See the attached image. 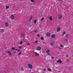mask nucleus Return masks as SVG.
I'll return each instance as SVG.
<instances>
[{"label": "nucleus", "instance_id": "obj_46", "mask_svg": "<svg viewBox=\"0 0 73 73\" xmlns=\"http://www.w3.org/2000/svg\"><path fill=\"white\" fill-rule=\"evenodd\" d=\"M58 1H61L62 0H58Z\"/></svg>", "mask_w": 73, "mask_h": 73}, {"label": "nucleus", "instance_id": "obj_27", "mask_svg": "<svg viewBox=\"0 0 73 73\" xmlns=\"http://www.w3.org/2000/svg\"><path fill=\"white\" fill-rule=\"evenodd\" d=\"M33 18V17H30V21H31V20Z\"/></svg>", "mask_w": 73, "mask_h": 73}, {"label": "nucleus", "instance_id": "obj_51", "mask_svg": "<svg viewBox=\"0 0 73 73\" xmlns=\"http://www.w3.org/2000/svg\"><path fill=\"white\" fill-rule=\"evenodd\" d=\"M21 0V1H23V0Z\"/></svg>", "mask_w": 73, "mask_h": 73}, {"label": "nucleus", "instance_id": "obj_31", "mask_svg": "<svg viewBox=\"0 0 73 73\" xmlns=\"http://www.w3.org/2000/svg\"><path fill=\"white\" fill-rule=\"evenodd\" d=\"M43 70V71L44 72H45V71L46 70V69H45V68H44Z\"/></svg>", "mask_w": 73, "mask_h": 73}, {"label": "nucleus", "instance_id": "obj_53", "mask_svg": "<svg viewBox=\"0 0 73 73\" xmlns=\"http://www.w3.org/2000/svg\"><path fill=\"white\" fill-rule=\"evenodd\" d=\"M68 48H69V47H68Z\"/></svg>", "mask_w": 73, "mask_h": 73}, {"label": "nucleus", "instance_id": "obj_11", "mask_svg": "<svg viewBox=\"0 0 73 73\" xmlns=\"http://www.w3.org/2000/svg\"><path fill=\"white\" fill-rule=\"evenodd\" d=\"M34 33H37L38 32V31H37V29H35L34 30Z\"/></svg>", "mask_w": 73, "mask_h": 73}, {"label": "nucleus", "instance_id": "obj_4", "mask_svg": "<svg viewBox=\"0 0 73 73\" xmlns=\"http://www.w3.org/2000/svg\"><path fill=\"white\" fill-rule=\"evenodd\" d=\"M35 57H38V56H39V54L35 52Z\"/></svg>", "mask_w": 73, "mask_h": 73}, {"label": "nucleus", "instance_id": "obj_42", "mask_svg": "<svg viewBox=\"0 0 73 73\" xmlns=\"http://www.w3.org/2000/svg\"><path fill=\"white\" fill-rule=\"evenodd\" d=\"M43 43L44 44H45V42H43Z\"/></svg>", "mask_w": 73, "mask_h": 73}, {"label": "nucleus", "instance_id": "obj_21", "mask_svg": "<svg viewBox=\"0 0 73 73\" xmlns=\"http://www.w3.org/2000/svg\"><path fill=\"white\" fill-rule=\"evenodd\" d=\"M44 19V17L42 18L41 20V21H42V20H43Z\"/></svg>", "mask_w": 73, "mask_h": 73}, {"label": "nucleus", "instance_id": "obj_54", "mask_svg": "<svg viewBox=\"0 0 73 73\" xmlns=\"http://www.w3.org/2000/svg\"><path fill=\"white\" fill-rule=\"evenodd\" d=\"M72 57H73V55H72Z\"/></svg>", "mask_w": 73, "mask_h": 73}, {"label": "nucleus", "instance_id": "obj_2", "mask_svg": "<svg viewBox=\"0 0 73 73\" xmlns=\"http://www.w3.org/2000/svg\"><path fill=\"white\" fill-rule=\"evenodd\" d=\"M10 18L12 20H14L15 19V16L13 15H11L10 16Z\"/></svg>", "mask_w": 73, "mask_h": 73}, {"label": "nucleus", "instance_id": "obj_36", "mask_svg": "<svg viewBox=\"0 0 73 73\" xmlns=\"http://www.w3.org/2000/svg\"><path fill=\"white\" fill-rule=\"evenodd\" d=\"M27 45H30V43H27Z\"/></svg>", "mask_w": 73, "mask_h": 73}, {"label": "nucleus", "instance_id": "obj_20", "mask_svg": "<svg viewBox=\"0 0 73 73\" xmlns=\"http://www.w3.org/2000/svg\"><path fill=\"white\" fill-rule=\"evenodd\" d=\"M69 35H68V34H66L65 36H66V37H67V38H68V36Z\"/></svg>", "mask_w": 73, "mask_h": 73}, {"label": "nucleus", "instance_id": "obj_12", "mask_svg": "<svg viewBox=\"0 0 73 73\" xmlns=\"http://www.w3.org/2000/svg\"><path fill=\"white\" fill-rule=\"evenodd\" d=\"M21 37H24V36H25V33H22L21 35Z\"/></svg>", "mask_w": 73, "mask_h": 73}, {"label": "nucleus", "instance_id": "obj_9", "mask_svg": "<svg viewBox=\"0 0 73 73\" xmlns=\"http://www.w3.org/2000/svg\"><path fill=\"white\" fill-rule=\"evenodd\" d=\"M5 27H8L9 26V23L7 22H6L5 23Z\"/></svg>", "mask_w": 73, "mask_h": 73}, {"label": "nucleus", "instance_id": "obj_37", "mask_svg": "<svg viewBox=\"0 0 73 73\" xmlns=\"http://www.w3.org/2000/svg\"><path fill=\"white\" fill-rule=\"evenodd\" d=\"M60 46L61 47H63V46L62 45H60Z\"/></svg>", "mask_w": 73, "mask_h": 73}, {"label": "nucleus", "instance_id": "obj_13", "mask_svg": "<svg viewBox=\"0 0 73 73\" xmlns=\"http://www.w3.org/2000/svg\"><path fill=\"white\" fill-rule=\"evenodd\" d=\"M57 62L59 63L60 64H61L62 63V61L58 60L57 61Z\"/></svg>", "mask_w": 73, "mask_h": 73}, {"label": "nucleus", "instance_id": "obj_28", "mask_svg": "<svg viewBox=\"0 0 73 73\" xmlns=\"http://www.w3.org/2000/svg\"><path fill=\"white\" fill-rule=\"evenodd\" d=\"M41 39L42 40H44V38L43 37H41Z\"/></svg>", "mask_w": 73, "mask_h": 73}, {"label": "nucleus", "instance_id": "obj_16", "mask_svg": "<svg viewBox=\"0 0 73 73\" xmlns=\"http://www.w3.org/2000/svg\"><path fill=\"white\" fill-rule=\"evenodd\" d=\"M21 71H23L24 70V68L23 67H21Z\"/></svg>", "mask_w": 73, "mask_h": 73}, {"label": "nucleus", "instance_id": "obj_40", "mask_svg": "<svg viewBox=\"0 0 73 73\" xmlns=\"http://www.w3.org/2000/svg\"><path fill=\"white\" fill-rule=\"evenodd\" d=\"M48 55H49V56H51L50 54H48Z\"/></svg>", "mask_w": 73, "mask_h": 73}, {"label": "nucleus", "instance_id": "obj_3", "mask_svg": "<svg viewBox=\"0 0 73 73\" xmlns=\"http://www.w3.org/2000/svg\"><path fill=\"white\" fill-rule=\"evenodd\" d=\"M60 30H61V29L59 27H58L57 28V32H60Z\"/></svg>", "mask_w": 73, "mask_h": 73}, {"label": "nucleus", "instance_id": "obj_1", "mask_svg": "<svg viewBox=\"0 0 73 73\" xmlns=\"http://www.w3.org/2000/svg\"><path fill=\"white\" fill-rule=\"evenodd\" d=\"M27 66L29 68H30V69H32L33 68V67H32V65L30 64H28Z\"/></svg>", "mask_w": 73, "mask_h": 73}, {"label": "nucleus", "instance_id": "obj_23", "mask_svg": "<svg viewBox=\"0 0 73 73\" xmlns=\"http://www.w3.org/2000/svg\"><path fill=\"white\" fill-rule=\"evenodd\" d=\"M31 3H34V0H31Z\"/></svg>", "mask_w": 73, "mask_h": 73}, {"label": "nucleus", "instance_id": "obj_17", "mask_svg": "<svg viewBox=\"0 0 73 73\" xmlns=\"http://www.w3.org/2000/svg\"><path fill=\"white\" fill-rule=\"evenodd\" d=\"M50 52V50H48L46 51L47 53H49V52Z\"/></svg>", "mask_w": 73, "mask_h": 73}, {"label": "nucleus", "instance_id": "obj_15", "mask_svg": "<svg viewBox=\"0 0 73 73\" xmlns=\"http://www.w3.org/2000/svg\"><path fill=\"white\" fill-rule=\"evenodd\" d=\"M7 53H9V55H11L12 54V53H11V52L9 51H8L7 52Z\"/></svg>", "mask_w": 73, "mask_h": 73}, {"label": "nucleus", "instance_id": "obj_8", "mask_svg": "<svg viewBox=\"0 0 73 73\" xmlns=\"http://www.w3.org/2000/svg\"><path fill=\"white\" fill-rule=\"evenodd\" d=\"M58 17L59 19H62V16H61L60 15H58Z\"/></svg>", "mask_w": 73, "mask_h": 73}, {"label": "nucleus", "instance_id": "obj_14", "mask_svg": "<svg viewBox=\"0 0 73 73\" xmlns=\"http://www.w3.org/2000/svg\"><path fill=\"white\" fill-rule=\"evenodd\" d=\"M0 32L1 33H3L4 32V30H3V29H1L0 30Z\"/></svg>", "mask_w": 73, "mask_h": 73}, {"label": "nucleus", "instance_id": "obj_38", "mask_svg": "<svg viewBox=\"0 0 73 73\" xmlns=\"http://www.w3.org/2000/svg\"><path fill=\"white\" fill-rule=\"evenodd\" d=\"M51 57L52 59H53V56H51Z\"/></svg>", "mask_w": 73, "mask_h": 73}, {"label": "nucleus", "instance_id": "obj_35", "mask_svg": "<svg viewBox=\"0 0 73 73\" xmlns=\"http://www.w3.org/2000/svg\"><path fill=\"white\" fill-rule=\"evenodd\" d=\"M19 47L20 49H21V46H19Z\"/></svg>", "mask_w": 73, "mask_h": 73}, {"label": "nucleus", "instance_id": "obj_44", "mask_svg": "<svg viewBox=\"0 0 73 73\" xmlns=\"http://www.w3.org/2000/svg\"><path fill=\"white\" fill-rule=\"evenodd\" d=\"M29 27H32V26H31V25H30Z\"/></svg>", "mask_w": 73, "mask_h": 73}, {"label": "nucleus", "instance_id": "obj_30", "mask_svg": "<svg viewBox=\"0 0 73 73\" xmlns=\"http://www.w3.org/2000/svg\"><path fill=\"white\" fill-rule=\"evenodd\" d=\"M38 42V41L37 40H36L35 41V43H36H36H37Z\"/></svg>", "mask_w": 73, "mask_h": 73}, {"label": "nucleus", "instance_id": "obj_10", "mask_svg": "<svg viewBox=\"0 0 73 73\" xmlns=\"http://www.w3.org/2000/svg\"><path fill=\"white\" fill-rule=\"evenodd\" d=\"M49 19L50 21H52L53 20V19L52 18V17L50 16L49 17Z\"/></svg>", "mask_w": 73, "mask_h": 73}, {"label": "nucleus", "instance_id": "obj_5", "mask_svg": "<svg viewBox=\"0 0 73 73\" xmlns=\"http://www.w3.org/2000/svg\"><path fill=\"white\" fill-rule=\"evenodd\" d=\"M37 49L38 50H41V47L40 46L37 47Z\"/></svg>", "mask_w": 73, "mask_h": 73}, {"label": "nucleus", "instance_id": "obj_19", "mask_svg": "<svg viewBox=\"0 0 73 73\" xmlns=\"http://www.w3.org/2000/svg\"><path fill=\"white\" fill-rule=\"evenodd\" d=\"M47 70H48V71H49V72H51V71H52V70H51V69H50V68H48L47 69Z\"/></svg>", "mask_w": 73, "mask_h": 73}, {"label": "nucleus", "instance_id": "obj_18", "mask_svg": "<svg viewBox=\"0 0 73 73\" xmlns=\"http://www.w3.org/2000/svg\"><path fill=\"white\" fill-rule=\"evenodd\" d=\"M36 23H37V20H35L34 21V23L35 24H36Z\"/></svg>", "mask_w": 73, "mask_h": 73}, {"label": "nucleus", "instance_id": "obj_29", "mask_svg": "<svg viewBox=\"0 0 73 73\" xmlns=\"http://www.w3.org/2000/svg\"><path fill=\"white\" fill-rule=\"evenodd\" d=\"M21 51L18 54V55H19V56L20 55V54H21Z\"/></svg>", "mask_w": 73, "mask_h": 73}, {"label": "nucleus", "instance_id": "obj_48", "mask_svg": "<svg viewBox=\"0 0 73 73\" xmlns=\"http://www.w3.org/2000/svg\"><path fill=\"white\" fill-rule=\"evenodd\" d=\"M42 16V15H41L40 16V17H41Z\"/></svg>", "mask_w": 73, "mask_h": 73}, {"label": "nucleus", "instance_id": "obj_39", "mask_svg": "<svg viewBox=\"0 0 73 73\" xmlns=\"http://www.w3.org/2000/svg\"><path fill=\"white\" fill-rule=\"evenodd\" d=\"M17 51H18V52H19V51H20V50H19V49L18 50H17Z\"/></svg>", "mask_w": 73, "mask_h": 73}, {"label": "nucleus", "instance_id": "obj_24", "mask_svg": "<svg viewBox=\"0 0 73 73\" xmlns=\"http://www.w3.org/2000/svg\"><path fill=\"white\" fill-rule=\"evenodd\" d=\"M65 34V32H63V34H62V36H64V35Z\"/></svg>", "mask_w": 73, "mask_h": 73}, {"label": "nucleus", "instance_id": "obj_34", "mask_svg": "<svg viewBox=\"0 0 73 73\" xmlns=\"http://www.w3.org/2000/svg\"><path fill=\"white\" fill-rule=\"evenodd\" d=\"M37 36L38 37H39V36H40V35L38 34L37 35Z\"/></svg>", "mask_w": 73, "mask_h": 73}, {"label": "nucleus", "instance_id": "obj_50", "mask_svg": "<svg viewBox=\"0 0 73 73\" xmlns=\"http://www.w3.org/2000/svg\"><path fill=\"white\" fill-rule=\"evenodd\" d=\"M67 61H69V60H67Z\"/></svg>", "mask_w": 73, "mask_h": 73}, {"label": "nucleus", "instance_id": "obj_26", "mask_svg": "<svg viewBox=\"0 0 73 73\" xmlns=\"http://www.w3.org/2000/svg\"><path fill=\"white\" fill-rule=\"evenodd\" d=\"M23 42H22V41H21L20 42V44L21 45L22 44H23Z\"/></svg>", "mask_w": 73, "mask_h": 73}, {"label": "nucleus", "instance_id": "obj_49", "mask_svg": "<svg viewBox=\"0 0 73 73\" xmlns=\"http://www.w3.org/2000/svg\"><path fill=\"white\" fill-rule=\"evenodd\" d=\"M59 49H61V48L60 47V48H59Z\"/></svg>", "mask_w": 73, "mask_h": 73}, {"label": "nucleus", "instance_id": "obj_43", "mask_svg": "<svg viewBox=\"0 0 73 73\" xmlns=\"http://www.w3.org/2000/svg\"><path fill=\"white\" fill-rule=\"evenodd\" d=\"M15 50H17V49H15Z\"/></svg>", "mask_w": 73, "mask_h": 73}, {"label": "nucleus", "instance_id": "obj_32", "mask_svg": "<svg viewBox=\"0 0 73 73\" xmlns=\"http://www.w3.org/2000/svg\"><path fill=\"white\" fill-rule=\"evenodd\" d=\"M12 49H13V50H15V48H14L13 47L12 48Z\"/></svg>", "mask_w": 73, "mask_h": 73}, {"label": "nucleus", "instance_id": "obj_7", "mask_svg": "<svg viewBox=\"0 0 73 73\" xmlns=\"http://www.w3.org/2000/svg\"><path fill=\"white\" fill-rule=\"evenodd\" d=\"M55 37V35H51V38H54Z\"/></svg>", "mask_w": 73, "mask_h": 73}, {"label": "nucleus", "instance_id": "obj_47", "mask_svg": "<svg viewBox=\"0 0 73 73\" xmlns=\"http://www.w3.org/2000/svg\"><path fill=\"white\" fill-rule=\"evenodd\" d=\"M13 53H15V52H13Z\"/></svg>", "mask_w": 73, "mask_h": 73}, {"label": "nucleus", "instance_id": "obj_25", "mask_svg": "<svg viewBox=\"0 0 73 73\" xmlns=\"http://www.w3.org/2000/svg\"><path fill=\"white\" fill-rule=\"evenodd\" d=\"M9 8V6H6V9H8V8Z\"/></svg>", "mask_w": 73, "mask_h": 73}, {"label": "nucleus", "instance_id": "obj_52", "mask_svg": "<svg viewBox=\"0 0 73 73\" xmlns=\"http://www.w3.org/2000/svg\"><path fill=\"white\" fill-rule=\"evenodd\" d=\"M59 72H60V71H58Z\"/></svg>", "mask_w": 73, "mask_h": 73}, {"label": "nucleus", "instance_id": "obj_22", "mask_svg": "<svg viewBox=\"0 0 73 73\" xmlns=\"http://www.w3.org/2000/svg\"><path fill=\"white\" fill-rule=\"evenodd\" d=\"M50 44H51V45L52 46H54V43H51Z\"/></svg>", "mask_w": 73, "mask_h": 73}, {"label": "nucleus", "instance_id": "obj_6", "mask_svg": "<svg viewBox=\"0 0 73 73\" xmlns=\"http://www.w3.org/2000/svg\"><path fill=\"white\" fill-rule=\"evenodd\" d=\"M46 35L47 36V37H50V33H46Z\"/></svg>", "mask_w": 73, "mask_h": 73}, {"label": "nucleus", "instance_id": "obj_33", "mask_svg": "<svg viewBox=\"0 0 73 73\" xmlns=\"http://www.w3.org/2000/svg\"><path fill=\"white\" fill-rule=\"evenodd\" d=\"M64 41H66L67 42H68V40L67 39H66L64 40Z\"/></svg>", "mask_w": 73, "mask_h": 73}, {"label": "nucleus", "instance_id": "obj_41", "mask_svg": "<svg viewBox=\"0 0 73 73\" xmlns=\"http://www.w3.org/2000/svg\"><path fill=\"white\" fill-rule=\"evenodd\" d=\"M68 55H66V57H68Z\"/></svg>", "mask_w": 73, "mask_h": 73}, {"label": "nucleus", "instance_id": "obj_45", "mask_svg": "<svg viewBox=\"0 0 73 73\" xmlns=\"http://www.w3.org/2000/svg\"><path fill=\"white\" fill-rule=\"evenodd\" d=\"M30 33H32V31H30Z\"/></svg>", "mask_w": 73, "mask_h": 73}]
</instances>
